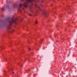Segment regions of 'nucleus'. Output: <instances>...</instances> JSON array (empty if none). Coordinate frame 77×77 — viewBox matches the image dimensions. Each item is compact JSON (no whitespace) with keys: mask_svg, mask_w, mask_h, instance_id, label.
I'll use <instances>...</instances> for the list:
<instances>
[{"mask_svg":"<svg viewBox=\"0 0 77 77\" xmlns=\"http://www.w3.org/2000/svg\"><path fill=\"white\" fill-rule=\"evenodd\" d=\"M5 61H6V59H5Z\"/></svg>","mask_w":77,"mask_h":77,"instance_id":"4468645a","label":"nucleus"},{"mask_svg":"<svg viewBox=\"0 0 77 77\" xmlns=\"http://www.w3.org/2000/svg\"><path fill=\"white\" fill-rule=\"evenodd\" d=\"M56 36H57V35L56 34H55V37H56Z\"/></svg>","mask_w":77,"mask_h":77,"instance_id":"9d476101","label":"nucleus"},{"mask_svg":"<svg viewBox=\"0 0 77 77\" xmlns=\"http://www.w3.org/2000/svg\"><path fill=\"white\" fill-rule=\"evenodd\" d=\"M22 2L24 1V3L22 4H20L19 5H14V8H17L18 11V12H21V9H23V8H22V7L23 6L25 8H27L28 6V4H30V3H33L35 0H22Z\"/></svg>","mask_w":77,"mask_h":77,"instance_id":"f257e3e1","label":"nucleus"},{"mask_svg":"<svg viewBox=\"0 0 77 77\" xmlns=\"http://www.w3.org/2000/svg\"><path fill=\"white\" fill-rule=\"evenodd\" d=\"M1 47V48H2V49H3V48L2 47Z\"/></svg>","mask_w":77,"mask_h":77,"instance_id":"9b49d317","label":"nucleus"},{"mask_svg":"<svg viewBox=\"0 0 77 77\" xmlns=\"http://www.w3.org/2000/svg\"><path fill=\"white\" fill-rule=\"evenodd\" d=\"M43 41V39H42L41 41L40 42V43H42V42Z\"/></svg>","mask_w":77,"mask_h":77,"instance_id":"423d86ee","label":"nucleus"},{"mask_svg":"<svg viewBox=\"0 0 77 77\" xmlns=\"http://www.w3.org/2000/svg\"><path fill=\"white\" fill-rule=\"evenodd\" d=\"M17 20H18V19L15 18H9L8 19V22L10 24L9 25V26H8V29H10L9 27H10L11 26V23H15L16 24Z\"/></svg>","mask_w":77,"mask_h":77,"instance_id":"f03ea898","label":"nucleus"},{"mask_svg":"<svg viewBox=\"0 0 77 77\" xmlns=\"http://www.w3.org/2000/svg\"><path fill=\"white\" fill-rule=\"evenodd\" d=\"M2 11H5V8H2Z\"/></svg>","mask_w":77,"mask_h":77,"instance_id":"39448f33","label":"nucleus"},{"mask_svg":"<svg viewBox=\"0 0 77 77\" xmlns=\"http://www.w3.org/2000/svg\"><path fill=\"white\" fill-rule=\"evenodd\" d=\"M33 77H35V75H33Z\"/></svg>","mask_w":77,"mask_h":77,"instance_id":"f8f14e48","label":"nucleus"},{"mask_svg":"<svg viewBox=\"0 0 77 77\" xmlns=\"http://www.w3.org/2000/svg\"><path fill=\"white\" fill-rule=\"evenodd\" d=\"M3 26V24L1 23L0 24V27H2V26Z\"/></svg>","mask_w":77,"mask_h":77,"instance_id":"20e7f679","label":"nucleus"},{"mask_svg":"<svg viewBox=\"0 0 77 77\" xmlns=\"http://www.w3.org/2000/svg\"><path fill=\"white\" fill-rule=\"evenodd\" d=\"M38 8H40L39 7Z\"/></svg>","mask_w":77,"mask_h":77,"instance_id":"dca6fc26","label":"nucleus"},{"mask_svg":"<svg viewBox=\"0 0 77 77\" xmlns=\"http://www.w3.org/2000/svg\"><path fill=\"white\" fill-rule=\"evenodd\" d=\"M29 51H30V48H29Z\"/></svg>","mask_w":77,"mask_h":77,"instance_id":"1a4fd4ad","label":"nucleus"},{"mask_svg":"<svg viewBox=\"0 0 77 77\" xmlns=\"http://www.w3.org/2000/svg\"><path fill=\"white\" fill-rule=\"evenodd\" d=\"M35 24H38V22H37V21H36L35 22Z\"/></svg>","mask_w":77,"mask_h":77,"instance_id":"0eeeda50","label":"nucleus"},{"mask_svg":"<svg viewBox=\"0 0 77 77\" xmlns=\"http://www.w3.org/2000/svg\"><path fill=\"white\" fill-rule=\"evenodd\" d=\"M29 56H30L31 55H29Z\"/></svg>","mask_w":77,"mask_h":77,"instance_id":"2eb2a0df","label":"nucleus"},{"mask_svg":"<svg viewBox=\"0 0 77 77\" xmlns=\"http://www.w3.org/2000/svg\"><path fill=\"white\" fill-rule=\"evenodd\" d=\"M14 72H12V74H14Z\"/></svg>","mask_w":77,"mask_h":77,"instance_id":"ddd939ff","label":"nucleus"},{"mask_svg":"<svg viewBox=\"0 0 77 77\" xmlns=\"http://www.w3.org/2000/svg\"><path fill=\"white\" fill-rule=\"evenodd\" d=\"M46 11H45V10H44L43 11L42 14L45 15V16H46Z\"/></svg>","mask_w":77,"mask_h":77,"instance_id":"7ed1b4c3","label":"nucleus"},{"mask_svg":"<svg viewBox=\"0 0 77 77\" xmlns=\"http://www.w3.org/2000/svg\"><path fill=\"white\" fill-rule=\"evenodd\" d=\"M29 16H32V14H29Z\"/></svg>","mask_w":77,"mask_h":77,"instance_id":"6e6552de","label":"nucleus"}]
</instances>
